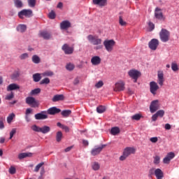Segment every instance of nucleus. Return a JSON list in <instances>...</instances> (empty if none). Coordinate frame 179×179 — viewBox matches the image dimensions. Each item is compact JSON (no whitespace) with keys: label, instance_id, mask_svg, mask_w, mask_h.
Returning <instances> with one entry per match:
<instances>
[{"label":"nucleus","instance_id":"25","mask_svg":"<svg viewBox=\"0 0 179 179\" xmlns=\"http://www.w3.org/2000/svg\"><path fill=\"white\" fill-rule=\"evenodd\" d=\"M20 89V86L16 83L10 84L7 87V92H12L13 90H19Z\"/></svg>","mask_w":179,"mask_h":179},{"label":"nucleus","instance_id":"7","mask_svg":"<svg viewBox=\"0 0 179 179\" xmlns=\"http://www.w3.org/2000/svg\"><path fill=\"white\" fill-rule=\"evenodd\" d=\"M33 16V11L30 9H23L18 12V17L20 19H24V17H31Z\"/></svg>","mask_w":179,"mask_h":179},{"label":"nucleus","instance_id":"19","mask_svg":"<svg viewBox=\"0 0 179 179\" xmlns=\"http://www.w3.org/2000/svg\"><path fill=\"white\" fill-rule=\"evenodd\" d=\"M35 118L36 120H47V118H48V115H47V112L42 111L39 113L36 114Z\"/></svg>","mask_w":179,"mask_h":179},{"label":"nucleus","instance_id":"37","mask_svg":"<svg viewBox=\"0 0 179 179\" xmlns=\"http://www.w3.org/2000/svg\"><path fill=\"white\" fill-rule=\"evenodd\" d=\"M96 111L99 114H103L106 111V106H99L96 108Z\"/></svg>","mask_w":179,"mask_h":179},{"label":"nucleus","instance_id":"42","mask_svg":"<svg viewBox=\"0 0 179 179\" xmlns=\"http://www.w3.org/2000/svg\"><path fill=\"white\" fill-rule=\"evenodd\" d=\"M54 75V72L51 71H46L41 73L42 76H52Z\"/></svg>","mask_w":179,"mask_h":179},{"label":"nucleus","instance_id":"53","mask_svg":"<svg viewBox=\"0 0 179 179\" xmlns=\"http://www.w3.org/2000/svg\"><path fill=\"white\" fill-rule=\"evenodd\" d=\"M157 141H159V138H157V137H151L150 138V141L152 143H157Z\"/></svg>","mask_w":179,"mask_h":179},{"label":"nucleus","instance_id":"44","mask_svg":"<svg viewBox=\"0 0 179 179\" xmlns=\"http://www.w3.org/2000/svg\"><path fill=\"white\" fill-rule=\"evenodd\" d=\"M155 114L160 118H163V117H164L165 112L164 110H159L157 111Z\"/></svg>","mask_w":179,"mask_h":179},{"label":"nucleus","instance_id":"36","mask_svg":"<svg viewBox=\"0 0 179 179\" xmlns=\"http://www.w3.org/2000/svg\"><path fill=\"white\" fill-rule=\"evenodd\" d=\"M120 133V128L118 127H113L110 130V134L112 135H118V134Z\"/></svg>","mask_w":179,"mask_h":179},{"label":"nucleus","instance_id":"20","mask_svg":"<svg viewBox=\"0 0 179 179\" xmlns=\"http://www.w3.org/2000/svg\"><path fill=\"white\" fill-rule=\"evenodd\" d=\"M155 176L157 179H163L164 178V173L160 169H157L155 170Z\"/></svg>","mask_w":179,"mask_h":179},{"label":"nucleus","instance_id":"28","mask_svg":"<svg viewBox=\"0 0 179 179\" xmlns=\"http://www.w3.org/2000/svg\"><path fill=\"white\" fill-rule=\"evenodd\" d=\"M52 100L54 103H55L57 101H61L64 100V94L55 95Z\"/></svg>","mask_w":179,"mask_h":179},{"label":"nucleus","instance_id":"48","mask_svg":"<svg viewBox=\"0 0 179 179\" xmlns=\"http://www.w3.org/2000/svg\"><path fill=\"white\" fill-rule=\"evenodd\" d=\"M119 23L120 24V26H127V22H125L123 19L122 17L120 16L119 17Z\"/></svg>","mask_w":179,"mask_h":179},{"label":"nucleus","instance_id":"15","mask_svg":"<svg viewBox=\"0 0 179 179\" xmlns=\"http://www.w3.org/2000/svg\"><path fill=\"white\" fill-rule=\"evenodd\" d=\"M173 157H176V154H174V152H169L166 155V156L164 158L163 163L164 164H169L170 162L173 160Z\"/></svg>","mask_w":179,"mask_h":179},{"label":"nucleus","instance_id":"8","mask_svg":"<svg viewBox=\"0 0 179 179\" xmlns=\"http://www.w3.org/2000/svg\"><path fill=\"white\" fill-rule=\"evenodd\" d=\"M160 108V102L159 100L156 99L151 102L150 105V111L153 114V113H156L157 110Z\"/></svg>","mask_w":179,"mask_h":179},{"label":"nucleus","instance_id":"17","mask_svg":"<svg viewBox=\"0 0 179 179\" xmlns=\"http://www.w3.org/2000/svg\"><path fill=\"white\" fill-rule=\"evenodd\" d=\"M71 26V22H69V20H64L60 23L61 30H68V29H69Z\"/></svg>","mask_w":179,"mask_h":179},{"label":"nucleus","instance_id":"27","mask_svg":"<svg viewBox=\"0 0 179 179\" xmlns=\"http://www.w3.org/2000/svg\"><path fill=\"white\" fill-rule=\"evenodd\" d=\"M14 6L17 8V9H22L23 8V1L22 0H13Z\"/></svg>","mask_w":179,"mask_h":179},{"label":"nucleus","instance_id":"22","mask_svg":"<svg viewBox=\"0 0 179 179\" xmlns=\"http://www.w3.org/2000/svg\"><path fill=\"white\" fill-rule=\"evenodd\" d=\"M39 36L44 38V40H50V38H51V34L47 31H41Z\"/></svg>","mask_w":179,"mask_h":179},{"label":"nucleus","instance_id":"1","mask_svg":"<svg viewBox=\"0 0 179 179\" xmlns=\"http://www.w3.org/2000/svg\"><path fill=\"white\" fill-rule=\"evenodd\" d=\"M87 38L91 44H93V45H97L94 48V50H101L103 48V45H101L103 41L101 38H99V37L93 35H89Z\"/></svg>","mask_w":179,"mask_h":179},{"label":"nucleus","instance_id":"39","mask_svg":"<svg viewBox=\"0 0 179 179\" xmlns=\"http://www.w3.org/2000/svg\"><path fill=\"white\" fill-rule=\"evenodd\" d=\"M41 92V90L40 88H36L34 90H32L30 92L31 96H35V94H38Z\"/></svg>","mask_w":179,"mask_h":179},{"label":"nucleus","instance_id":"24","mask_svg":"<svg viewBox=\"0 0 179 179\" xmlns=\"http://www.w3.org/2000/svg\"><path fill=\"white\" fill-rule=\"evenodd\" d=\"M94 5H98L101 8L107 5V0H92Z\"/></svg>","mask_w":179,"mask_h":179},{"label":"nucleus","instance_id":"34","mask_svg":"<svg viewBox=\"0 0 179 179\" xmlns=\"http://www.w3.org/2000/svg\"><path fill=\"white\" fill-rule=\"evenodd\" d=\"M41 61V59L38 55H34V56H32V62H34V64H40Z\"/></svg>","mask_w":179,"mask_h":179},{"label":"nucleus","instance_id":"49","mask_svg":"<svg viewBox=\"0 0 179 179\" xmlns=\"http://www.w3.org/2000/svg\"><path fill=\"white\" fill-rule=\"evenodd\" d=\"M50 83V78H45L41 81V85H48Z\"/></svg>","mask_w":179,"mask_h":179},{"label":"nucleus","instance_id":"23","mask_svg":"<svg viewBox=\"0 0 179 179\" xmlns=\"http://www.w3.org/2000/svg\"><path fill=\"white\" fill-rule=\"evenodd\" d=\"M58 113H61V109L57 107H52L48 110V114H50V115H55V114H58Z\"/></svg>","mask_w":179,"mask_h":179},{"label":"nucleus","instance_id":"59","mask_svg":"<svg viewBox=\"0 0 179 179\" xmlns=\"http://www.w3.org/2000/svg\"><path fill=\"white\" fill-rule=\"evenodd\" d=\"M17 78H19V73H17V72L14 73L11 76V78H12V79H17Z\"/></svg>","mask_w":179,"mask_h":179},{"label":"nucleus","instance_id":"61","mask_svg":"<svg viewBox=\"0 0 179 179\" xmlns=\"http://www.w3.org/2000/svg\"><path fill=\"white\" fill-rule=\"evenodd\" d=\"M33 110L31 108H27L26 110L25 115H29V114H31Z\"/></svg>","mask_w":179,"mask_h":179},{"label":"nucleus","instance_id":"40","mask_svg":"<svg viewBox=\"0 0 179 179\" xmlns=\"http://www.w3.org/2000/svg\"><path fill=\"white\" fill-rule=\"evenodd\" d=\"M153 163L154 164H160V157L159 155H156L155 157H153Z\"/></svg>","mask_w":179,"mask_h":179},{"label":"nucleus","instance_id":"32","mask_svg":"<svg viewBox=\"0 0 179 179\" xmlns=\"http://www.w3.org/2000/svg\"><path fill=\"white\" fill-rule=\"evenodd\" d=\"M34 82H40L41 80V74L36 73L33 75Z\"/></svg>","mask_w":179,"mask_h":179},{"label":"nucleus","instance_id":"33","mask_svg":"<svg viewBox=\"0 0 179 179\" xmlns=\"http://www.w3.org/2000/svg\"><path fill=\"white\" fill-rule=\"evenodd\" d=\"M62 138H63V134H62V131H59L56 133V141L57 142H61V141H62Z\"/></svg>","mask_w":179,"mask_h":179},{"label":"nucleus","instance_id":"45","mask_svg":"<svg viewBox=\"0 0 179 179\" xmlns=\"http://www.w3.org/2000/svg\"><path fill=\"white\" fill-rule=\"evenodd\" d=\"M27 2L30 8H34L36 6V0H27Z\"/></svg>","mask_w":179,"mask_h":179},{"label":"nucleus","instance_id":"5","mask_svg":"<svg viewBox=\"0 0 179 179\" xmlns=\"http://www.w3.org/2000/svg\"><path fill=\"white\" fill-rule=\"evenodd\" d=\"M170 32L166 29H162L159 32V38L162 43H167L170 41Z\"/></svg>","mask_w":179,"mask_h":179},{"label":"nucleus","instance_id":"62","mask_svg":"<svg viewBox=\"0 0 179 179\" xmlns=\"http://www.w3.org/2000/svg\"><path fill=\"white\" fill-rule=\"evenodd\" d=\"M62 129H64L65 131V132H69V127H68L66 125H64L63 127L62 128Z\"/></svg>","mask_w":179,"mask_h":179},{"label":"nucleus","instance_id":"10","mask_svg":"<svg viewBox=\"0 0 179 179\" xmlns=\"http://www.w3.org/2000/svg\"><path fill=\"white\" fill-rule=\"evenodd\" d=\"M125 90V83L122 80H120L115 83L113 88L114 92H122Z\"/></svg>","mask_w":179,"mask_h":179},{"label":"nucleus","instance_id":"26","mask_svg":"<svg viewBox=\"0 0 179 179\" xmlns=\"http://www.w3.org/2000/svg\"><path fill=\"white\" fill-rule=\"evenodd\" d=\"M31 156H33V153L31 152H22L18 155V159L22 160L26 159V157H31Z\"/></svg>","mask_w":179,"mask_h":179},{"label":"nucleus","instance_id":"35","mask_svg":"<svg viewBox=\"0 0 179 179\" xmlns=\"http://www.w3.org/2000/svg\"><path fill=\"white\" fill-rule=\"evenodd\" d=\"M70 114H72V111H71V110H64L62 111V115L65 118L68 117Z\"/></svg>","mask_w":179,"mask_h":179},{"label":"nucleus","instance_id":"46","mask_svg":"<svg viewBox=\"0 0 179 179\" xmlns=\"http://www.w3.org/2000/svg\"><path fill=\"white\" fill-rule=\"evenodd\" d=\"M103 85L104 83L103 82V80H99L95 84V87L96 89H100V87H103Z\"/></svg>","mask_w":179,"mask_h":179},{"label":"nucleus","instance_id":"41","mask_svg":"<svg viewBox=\"0 0 179 179\" xmlns=\"http://www.w3.org/2000/svg\"><path fill=\"white\" fill-rule=\"evenodd\" d=\"M66 69L67 71H73L75 69V65L72 63H69L66 65Z\"/></svg>","mask_w":179,"mask_h":179},{"label":"nucleus","instance_id":"52","mask_svg":"<svg viewBox=\"0 0 179 179\" xmlns=\"http://www.w3.org/2000/svg\"><path fill=\"white\" fill-rule=\"evenodd\" d=\"M148 27H149L150 31L155 30V24H153V22H150L148 23Z\"/></svg>","mask_w":179,"mask_h":179},{"label":"nucleus","instance_id":"6","mask_svg":"<svg viewBox=\"0 0 179 179\" xmlns=\"http://www.w3.org/2000/svg\"><path fill=\"white\" fill-rule=\"evenodd\" d=\"M103 45L108 52H113V50H114V46L115 45V41L106 40L103 41Z\"/></svg>","mask_w":179,"mask_h":179},{"label":"nucleus","instance_id":"56","mask_svg":"<svg viewBox=\"0 0 179 179\" xmlns=\"http://www.w3.org/2000/svg\"><path fill=\"white\" fill-rule=\"evenodd\" d=\"M15 134H16V129H13L11 130V131L10 132V138H9V139H12V138H13V135H15Z\"/></svg>","mask_w":179,"mask_h":179},{"label":"nucleus","instance_id":"2","mask_svg":"<svg viewBox=\"0 0 179 179\" xmlns=\"http://www.w3.org/2000/svg\"><path fill=\"white\" fill-rule=\"evenodd\" d=\"M136 150L134 147H127L124 149L122 155L120 157L119 160L124 162L127 159V157L131 156V155H135Z\"/></svg>","mask_w":179,"mask_h":179},{"label":"nucleus","instance_id":"3","mask_svg":"<svg viewBox=\"0 0 179 179\" xmlns=\"http://www.w3.org/2000/svg\"><path fill=\"white\" fill-rule=\"evenodd\" d=\"M32 131H34V132H41V134H48L51 131V127L44 125L41 127L34 124L31 127Z\"/></svg>","mask_w":179,"mask_h":179},{"label":"nucleus","instance_id":"63","mask_svg":"<svg viewBox=\"0 0 179 179\" xmlns=\"http://www.w3.org/2000/svg\"><path fill=\"white\" fill-rule=\"evenodd\" d=\"M15 13L16 12L15 11V10H10L9 12L10 16H13Z\"/></svg>","mask_w":179,"mask_h":179},{"label":"nucleus","instance_id":"21","mask_svg":"<svg viewBox=\"0 0 179 179\" xmlns=\"http://www.w3.org/2000/svg\"><path fill=\"white\" fill-rule=\"evenodd\" d=\"M62 50L64 51L65 54L69 55L73 52V48L69 46L68 44H64L62 46Z\"/></svg>","mask_w":179,"mask_h":179},{"label":"nucleus","instance_id":"18","mask_svg":"<svg viewBox=\"0 0 179 179\" xmlns=\"http://www.w3.org/2000/svg\"><path fill=\"white\" fill-rule=\"evenodd\" d=\"M91 64L94 66L100 65L101 64V58L99 56H94L91 59Z\"/></svg>","mask_w":179,"mask_h":179},{"label":"nucleus","instance_id":"14","mask_svg":"<svg viewBox=\"0 0 179 179\" xmlns=\"http://www.w3.org/2000/svg\"><path fill=\"white\" fill-rule=\"evenodd\" d=\"M157 90H159V85L157 83L152 81L150 83V91L154 96L156 94Z\"/></svg>","mask_w":179,"mask_h":179},{"label":"nucleus","instance_id":"54","mask_svg":"<svg viewBox=\"0 0 179 179\" xmlns=\"http://www.w3.org/2000/svg\"><path fill=\"white\" fill-rule=\"evenodd\" d=\"M20 58L21 59H26L29 58V54H27V53L22 54V55L20 56Z\"/></svg>","mask_w":179,"mask_h":179},{"label":"nucleus","instance_id":"58","mask_svg":"<svg viewBox=\"0 0 179 179\" xmlns=\"http://www.w3.org/2000/svg\"><path fill=\"white\" fill-rule=\"evenodd\" d=\"M5 128V124H3V119L2 117L0 119V129H3Z\"/></svg>","mask_w":179,"mask_h":179},{"label":"nucleus","instance_id":"43","mask_svg":"<svg viewBox=\"0 0 179 179\" xmlns=\"http://www.w3.org/2000/svg\"><path fill=\"white\" fill-rule=\"evenodd\" d=\"M142 118V115L137 113L133 116H131V120H134L135 121H139Z\"/></svg>","mask_w":179,"mask_h":179},{"label":"nucleus","instance_id":"13","mask_svg":"<svg viewBox=\"0 0 179 179\" xmlns=\"http://www.w3.org/2000/svg\"><path fill=\"white\" fill-rule=\"evenodd\" d=\"M148 45L150 50H152V51H156V50H157V47H159V40L156 38L152 39L149 42Z\"/></svg>","mask_w":179,"mask_h":179},{"label":"nucleus","instance_id":"4","mask_svg":"<svg viewBox=\"0 0 179 179\" xmlns=\"http://www.w3.org/2000/svg\"><path fill=\"white\" fill-rule=\"evenodd\" d=\"M128 75L129 78L133 80V82L136 83V82H138V79L142 76V73L136 69H131L128 71Z\"/></svg>","mask_w":179,"mask_h":179},{"label":"nucleus","instance_id":"60","mask_svg":"<svg viewBox=\"0 0 179 179\" xmlns=\"http://www.w3.org/2000/svg\"><path fill=\"white\" fill-rule=\"evenodd\" d=\"M157 118H159V116L155 113L152 116V121H157Z\"/></svg>","mask_w":179,"mask_h":179},{"label":"nucleus","instance_id":"57","mask_svg":"<svg viewBox=\"0 0 179 179\" xmlns=\"http://www.w3.org/2000/svg\"><path fill=\"white\" fill-rule=\"evenodd\" d=\"M50 19H55V13L54 11H51L48 15Z\"/></svg>","mask_w":179,"mask_h":179},{"label":"nucleus","instance_id":"12","mask_svg":"<svg viewBox=\"0 0 179 179\" xmlns=\"http://www.w3.org/2000/svg\"><path fill=\"white\" fill-rule=\"evenodd\" d=\"M106 145H102L101 146H95L92 150H91V155L92 156H97V155H100L101 153V151L103 149H104Z\"/></svg>","mask_w":179,"mask_h":179},{"label":"nucleus","instance_id":"30","mask_svg":"<svg viewBox=\"0 0 179 179\" xmlns=\"http://www.w3.org/2000/svg\"><path fill=\"white\" fill-rule=\"evenodd\" d=\"M92 169L94 171H97L100 170V164H99V162H93L92 164Z\"/></svg>","mask_w":179,"mask_h":179},{"label":"nucleus","instance_id":"16","mask_svg":"<svg viewBox=\"0 0 179 179\" xmlns=\"http://www.w3.org/2000/svg\"><path fill=\"white\" fill-rule=\"evenodd\" d=\"M157 83L159 86L164 85V73H163V71H158L157 73Z\"/></svg>","mask_w":179,"mask_h":179},{"label":"nucleus","instance_id":"9","mask_svg":"<svg viewBox=\"0 0 179 179\" xmlns=\"http://www.w3.org/2000/svg\"><path fill=\"white\" fill-rule=\"evenodd\" d=\"M155 16L156 19L158 20H162V22H164V20H166V16L163 15V11H162V9L159 8H155Z\"/></svg>","mask_w":179,"mask_h":179},{"label":"nucleus","instance_id":"64","mask_svg":"<svg viewBox=\"0 0 179 179\" xmlns=\"http://www.w3.org/2000/svg\"><path fill=\"white\" fill-rule=\"evenodd\" d=\"M80 80H79V78H75L74 81H73V84L74 85H78V83H79Z\"/></svg>","mask_w":179,"mask_h":179},{"label":"nucleus","instance_id":"38","mask_svg":"<svg viewBox=\"0 0 179 179\" xmlns=\"http://www.w3.org/2000/svg\"><path fill=\"white\" fill-rule=\"evenodd\" d=\"M171 69L173 72H177V71H178V69H179L178 64H177V63H176V62H172L171 63Z\"/></svg>","mask_w":179,"mask_h":179},{"label":"nucleus","instance_id":"55","mask_svg":"<svg viewBox=\"0 0 179 179\" xmlns=\"http://www.w3.org/2000/svg\"><path fill=\"white\" fill-rule=\"evenodd\" d=\"M155 168H152L151 169L149 170L148 171V177H152L153 176V174H155Z\"/></svg>","mask_w":179,"mask_h":179},{"label":"nucleus","instance_id":"29","mask_svg":"<svg viewBox=\"0 0 179 179\" xmlns=\"http://www.w3.org/2000/svg\"><path fill=\"white\" fill-rule=\"evenodd\" d=\"M27 29V27L25 24H19L17 27V31H18L20 33H24Z\"/></svg>","mask_w":179,"mask_h":179},{"label":"nucleus","instance_id":"31","mask_svg":"<svg viewBox=\"0 0 179 179\" xmlns=\"http://www.w3.org/2000/svg\"><path fill=\"white\" fill-rule=\"evenodd\" d=\"M16 115L15 113H10L7 117V122L8 124H12V121H13V119L15 118Z\"/></svg>","mask_w":179,"mask_h":179},{"label":"nucleus","instance_id":"11","mask_svg":"<svg viewBox=\"0 0 179 179\" xmlns=\"http://www.w3.org/2000/svg\"><path fill=\"white\" fill-rule=\"evenodd\" d=\"M26 103L29 104L31 107L36 108L38 106V101L34 99L33 96H28L26 98Z\"/></svg>","mask_w":179,"mask_h":179},{"label":"nucleus","instance_id":"51","mask_svg":"<svg viewBox=\"0 0 179 179\" xmlns=\"http://www.w3.org/2000/svg\"><path fill=\"white\" fill-rule=\"evenodd\" d=\"M10 174H15L16 173V168L14 166H10L8 170Z\"/></svg>","mask_w":179,"mask_h":179},{"label":"nucleus","instance_id":"50","mask_svg":"<svg viewBox=\"0 0 179 179\" xmlns=\"http://www.w3.org/2000/svg\"><path fill=\"white\" fill-rule=\"evenodd\" d=\"M15 97L13 92H11L6 96V100H12Z\"/></svg>","mask_w":179,"mask_h":179},{"label":"nucleus","instance_id":"47","mask_svg":"<svg viewBox=\"0 0 179 179\" xmlns=\"http://www.w3.org/2000/svg\"><path fill=\"white\" fill-rule=\"evenodd\" d=\"M43 166H44V163L41 162L40 164H38V165H36V166L35 167L34 171L36 173L38 172V171L40 170V169H41V167H43Z\"/></svg>","mask_w":179,"mask_h":179}]
</instances>
